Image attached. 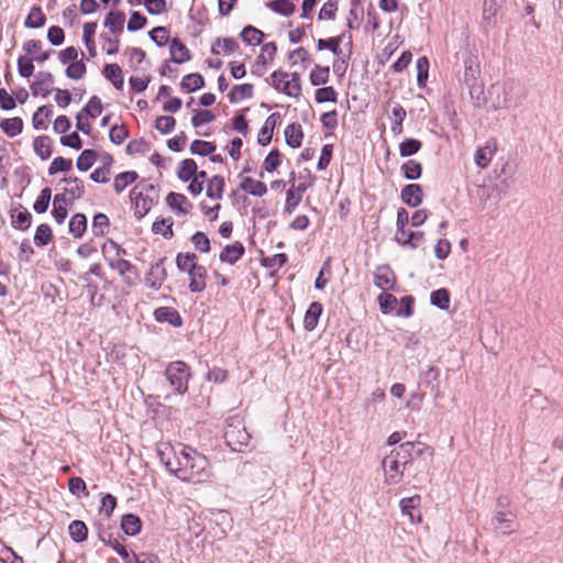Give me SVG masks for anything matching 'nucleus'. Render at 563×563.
Wrapping results in <instances>:
<instances>
[{"mask_svg":"<svg viewBox=\"0 0 563 563\" xmlns=\"http://www.w3.org/2000/svg\"><path fill=\"white\" fill-rule=\"evenodd\" d=\"M157 454L168 472L183 482L202 483L210 478L207 457L190 446L180 445L176 451L164 443L158 446Z\"/></svg>","mask_w":563,"mask_h":563,"instance_id":"1","label":"nucleus"},{"mask_svg":"<svg viewBox=\"0 0 563 563\" xmlns=\"http://www.w3.org/2000/svg\"><path fill=\"white\" fill-rule=\"evenodd\" d=\"M413 449V442H405L384 457L382 466L386 484L396 485L402 481L404 468L411 462Z\"/></svg>","mask_w":563,"mask_h":563,"instance_id":"2","label":"nucleus"},{"mask_svg":"<svg viewBox=\"0 0 563 563\" xmlns=\"http://www.w3.org/2000/svg\"><path fill=\"white\" fill-rule=\"evenodd\" d=\"M130 199L134 206L135 217L142 219L158 200V190L155 185L143 180L133 187Z\"/></svg>","mask_w":563,"mask_h":563,"instance_id":"3","label":"nucleus"},{"mask_svg":"<svg viewBox=\"0 0 563 563\" xmlns=\"http://www.w3.org/2000/svg\"><path fill=\"white\" fill-rule=\"evenodd\" d=\"M111 246L115 249L117 257L107 258L109 266L118 272L124 284L133 286L139 279L137 268L131 262L121 258L126 254L124 249L115 242H111Z\"/></svg>","mask_w":563,"mask_h":563,"instance_id":"4","label":"nucleus"},{"mask_svg":"<svg viewBox=\"0 0 563 563\" xmlns=\"http://www.w3.org/2000/svg\"><path fill=\"white\" fill-rule=\"evenodd\" d=\"M271 85L288 97L298 98L301 93L300 76L297 73L275 70L271 76Z\"/></svg>","mask_w":563,"mask_h":563,"instance_id":"5","label":"nucleus"},{"mask_svg":"<svg viewBox=\"0 0 563 563\" xmlns=\"http://www.w3.org/2000/svg\"><path fill=\"white\" fill-rule=\"evenodd\" d=\"M165 376L173 389L183 395L187 391L190 377L189 366L183 361H175L167 365Z\"/></svg>","mask_w":563,"mask_h":563,"instance_id":"6","label":"nucleus"},{"mask_svg":"<svg viewBox=\"0 0 563 563\" xmlns=\"http://www.w3.org/2000/svg\"><path fill=\"white\" fill-rule=\"evenodd\" d=\"M497 179L498 178H477V181L475 184V195L478 197L479 200L497 201L498 199H500L506 188V184L505 181H501V186H499L496 183Z\"/></svg>","mask_w":563,"mask_h":563,"instance_id":"7","label":"nucleus"},{"mask_svg":"<svg viewBox=\"0 0 563 563\" xmlns=\"http://www.w3.org/2000/svg\"><path fill=\"white\" fill-rule=\"evenodd\" d=\"M224 439L233 451L241 452L249 445L251 435L244 427L229 424L224 431Z\"/></svg>","mask_w":563,"mask_h":563,"instance_id":"8","label":"nucleus"},{"mask_svg":"<svg viewBox=\"0 0 563 563\" xmlns=\"http://www.w3.org/2000/svg\"><path fill=\"white\" fill-rule=\"evenodd\" d=\"M494 529L503 534H510L516 530V514L511 510H497L493 518Z\"/></svg>","mask_w":563,"mask_h":563,"instance_id":"9","label":"nucleus"},{"mask_svg":"<svg viewBox=\"0 0 563 563\" xmlns=\"http://www.w3.org/2000/svg\"><path fill=\"white\" fill-rule=\"evenodd\" d=\"M374 285L384 291L394 289L396 277L389 266L379 265L376 267L374 272Z\"/></svg>","mask_w":563,"mask_h":563,"instance_id":"10","label":"nucleus"},{"mask_svg":"<svg viewBox=\"0 0 563 563\" xmlns=\"http://www.w3.org/2000/svg\"><path fill=\"white\" fill-rule=\"evenodd\" d=\"M420 504V495L402 498L399 503L401 514L404 516H408L412 523H418L421 521V512L419 510Z\"/></svg>","mask_w":563,"mask_h":563,"instance_id":"11","label":"nucleus"},{"mask_svg":"<svg viewBox=\"0 0 563 563\" xmlns=\"http://www.w3.org/2000/svg\"><path fill=\"white\" fill-rule=\"evenodd\" d=\"M53 84L54 77L51 73L40 71L31 85L32 95L35 97L42 96L46 98L53 91L51 88Z\"/></svg>","mask_w":563,"mask_h":563,"instance_id":"12","label":"nucleus"},{"mask_svg":"<svg viewBox=\"0 0 563 563\" xmlns=\"http://www.w3.org/2000/svg\"><path fill=\"white\" fill-rule=\"evenodd\" d=\"M164 260L161 258L156 263L152 264L146 277L145 283L152 289H159L167 277L166 269L163 265Z\"/></svg>","mask_w":563,"mask_h":563,"instance_id":"13","label":"nucleus"},{"mask_svg":"<svg viewBox=\"0 0 563 563\" xmlns=\"http://www.w3.org/2000/svg\"><path fill=\"white\" fill-rule=\"evenodd\" d=\"M51 56V52H44L38 56H34L33 58L26 56H20L18 59V70L19 75L24 78H29L34 73L33 60H37L40 63H44Z\"/></svg>","mask_w":563,"mask_h":563,"instance_id":"14","label":"nucleus"},{"mask_svg":"<svg viewBox=\"0 0 563 563\" xmlns=\"http://www.w3.org/2000/svg\"><path fill=\"white\" fill-rule=\"evenodd\" d=\"M189 276V289L191 292H201L205 290L207 283V269L202 265H197L190 272L187 273Z\"/></svg>","mask_w":563,"mask_h":563,"instance_id":"15","label":"nucleus"},{"mask_svg":"<svg viewBox=\"0 0 563 563\" xmlns=\"http://www.w3.org/2000/svg\"><path fill=\"white\" fill-rule=\"evenodd\" d=\"M292 180H296V178H292ZM306 184H298L296 185L295 181H292L291 187L287 191V198H286V206L285 211L291 213L296 207L299 205V202L302 199L303 192L307 190Z\"/></svg>","mask_w":563,"mask_h":563,"instance_id":"16","label":"nucleus"},{"mask_svg":"<svg viewBox=\"0 0 563 563\" xmlns=\"http://www.w3.org/2000/svg\"><path fill=\"white\" fill-rule=\"evenodd\" d=\"M479 75V63L473 55H468L464 59V73L463 80L468 87H473L476 84Z\"/></svg>","mask_w":563,"mask_h":563,"instance_id":"17","label":"nucleus"},{"mask_svg":"<svg viewBox=\"0 0 563 563\" xmlns=\"http://www.w3.org/2000/svg\"><path fill=\"white\" fill-rule=\"evenodd\" d=\"M244 245L236 241L230 245H227L220 253V261L228 264H235L244 254Z\"/></svg>","mask_w":563,"mask_h":563,"instance_id":"18","label":"nucleus"},{"mask_svg":"<svg viewBox=\"0 0 563 563\" xmlns=\"http://www.w3.org/2000/svg\"><path fill=\"white\" fill-rule=\"evenodd\" d=\"M169 53L172 60L176 64H181L190 59L189 49L186 45L177 37L170 41Z\"/></svg>","mask_w":563,"mask_h":563,"instance_id":"19","label":"nucleus"},{"mask_svg":"<svg viewBox=\"0 0 563 563\" xmlns=\"http://www.w3.org/2000/svg\"><path fill=\"white\" fill-rule=\"evenodd\" d=\"M67 205L68 199L66 197V194H57L54 197L52 216L58 224H62L67 218Z\"/></svg>","mask_w":563,"mask_h":563,"instance_id":"20","label":"nucleus"},{"mask_svg":"<svg viewBox=\"0 0 563 563\" xmlns=\"http://www.w3.org/2000/svg\"><path fill=\"white\" fill-rule=\"evenodd\" d=\"M11 222L14 229L25 231L32 223V214L24 208L11 210Z\"/></svg>","mask_w":563,"mask_h":563,"instance_id":"21","label":"nucleus"},{"mask_svg":"<svg viewBox=\"0 0 563 563\" xmlns=\"http://www.w3.org/2000/svg\"><path fill=\"white\" fill-rule=\"evenodd\" d=\"M154 314H155V319L158 322H168L169 324H172L174 327H179L183 323L181 317L178 313V311L170 307L157 308L155 310Z\"/></svg>","mask_w":563,"mask_h":563,"instance_id":"22","label":"nucleus"},{"mask_svg":"<svg viewBox=\"0 0 563 563\" xmlns=\"http://www.w3.org/2000/svg\"><path fill=\"white\" fill-rule=\"evenodd\" d=\"M402 201L409 207H417L422 201V189L419 185H407L401 191Z\"/></svg>","mask_w":563,"mask_h":563,"instance_id":"23","label":"nucleus"},{"mask_svg":"<svg viewBox=\"0 0 563 563\" xmlns=\"http://www.w3.org/2000/svg\"><path fill=\"white\" fill-rule=\"evenodd\" d=\"M238 48L239 44L236 40L232 37H218L211 46V52L216 55H229L235 52Z\"/></svg>","mask_w":563,"mask_h":563,"instance_id":"24","label":"nucleus"},{"mask_svg":"<svg viewBox=\"0 0 563 563\" xmlns=\"http://www.w3.org/2000/svg\"><path fill=\"white\" fill-rule=\"evenodd\" d=\"M439 376V371L434 366H429L428 369L421 374L422 383L434 394V398H439L441 396Z\"/></svg>","mask_w":563,"mask_h":563,"instance_id":"25","label":"nucleus"},{"mask_svg":"<svg viewBox=\"0 0 563 563\" xmlns=\"http://www.w3.org/2000/svg\"><path fill=\"white\" fill-rule=\"evenodd\" d=\"M166 201L167 205L179 214L188 213L189 209L191 208L188 199L181 194L170 192L167 196Z\"/></svg>","mask_w":563,"mask_h":563,"instance_id":"26","label":"nucleus"},{"mask_svg":"<svg viewBox=\"0 0 563 563\" xmlns=\"http://www.w3.org/2000/svg\"><path fill=\"white\" fill-rule=\"evenodd\" d=\"M321 313L322 305L320 302L314 301L310 303L303 319L305 329L308 331H312L317 327Z\"/></svg>","mask_w":563,"mask_h":563,"instance_id":"27","label":"nucleus"},{"mask_svg":"<svg viewBox=\"0 0 563 563\" xmlns=\"http://www.w3.org/2000/svg\"><path fill=\"white\" fill-rule=\"evenodd\" d=\"M253 93L254 87L252 84H242L234 86L228 97L232 103H236L244 99H251Z\"/></svg>","mask_w":563,"mask_h":563,"instance_id":"28","label":"nucleus"},{"mask_svg":"<svg viewBox=\"0 0 563 563\" xmlns=\"http://www.w3.org/2000/svg\"><path fill=\"white\" fill-rule=\"evenodd\" d=\"M104 77L112 82L117 89H122L124 85L122 69L118 64H108L103 68Z\"/></svg>","mask_w":563,"mask_h":563,"instance_id":"29","label":"nucleus"},{"mask_svg":"<svg viewBox=\"0 0 563 563\" xmlns=\"http://www.w3.org/2000/svg\"><path fill=\"white\" fill-rule=\"evenodd\" d=\"M86 229H87L86 216L82 213L74 214L68 224L69 233L74 238L79 239L84 235V233L86 232Z\"/></svg>","mask_w":563,"mask_h":563,"instance_id":"30","label":"nucleus"},{"mask_svg":"<svg viewBox=\"0 0 563 563\" xmlns=\"http://www.w3.org/2000/svg\"><path fill=\"white\" fill-rule=\"evenodd\" d=\"M303 134L300 124H289L285 130L286 143L292 147H300Z\"/></svg>","mask_w":563,"mask_h":563,"instance_id":"31","label":"nucleus"},{"mask_svg":"<svg viewBox=\"0 0 563 563\" xmlns=\"http://www.w3.org/2000/svg\"><path fill=\"white\" fill-rule=\"evenodd\" d=\"M141 520L136 515L126 514L122 517L121 528L128 536H136L141 531Z\"/></svg>","mask_w":563,"mask_h":563,"instance_id":"32","label":"nucleus"},{"mask_svg":"<svg viewBox=\"0 0 563 563\" xmlns=\"http://www.w3.org/2000/svg\"><path fill=\"white\" fill-rule=\"evenodd\" d=\"M496 151L495 143L488 142L485 146L477 150L474 156V161L477 166L484 168L490 162L494 153Z\"/></svg>","mask_w":563,"mask_h":563,"instance_id":"33","label":"nucleus"},{"mask_svg":"<svg viewBox=\"0 0 563 563\" xmlns=\"http://www.w3.org/2000/svg\"><path fill=\"white\" fill-rule=\"evenodd\" d=\"M71 540L76 543L82 542L88 537V528L81 520H74L68 526Z\"/></svg>","mask_w":563,"mask_h":563,"instance_id":"34","label":"nucleus"},{"mask_svg":"<svg viewBox=\"0 0 563 563\" xmlns=\"http://www.w3.org/2000/svg\"><path fill=\"white\" fill-rule=\"evenodd\" d=\"M401 238L402 239H400L398 232H396L395 240L397 243L409 246L410 249H416L423 241V232H407L406 229H404V235Z\"/></svg>","mask_w":563,"mask_h":563,"instance_id":"35","label":"nucleus"},{"mask_svg":"<svg viewBox=\"0 0 563 563\" xmlns=\"http://www.w3.org/2000/svg\"><path fill=\"white\" fill-rule=\"evenodd\" d=\"M240 187L245 192L258 197L263 196L267 190L265 184L260 181L257 178H243Z\"/></svg>","mask_w":563,"mask_h":563,"instance_id":"36","label":"nucleus"},{"mask_svg":"<svg viewBox=\"0 0 563 563\" xmlns=\"http://www.w3.org/2000/svg\"><path fill=\"white\" fill-rule=\"evenodd\" d=\"M197 255L195 253H178L176 255V266L181 272H190L197 265Z\"/></svg>","mask_w":563,"mask_h":563,"instance_id":"37","label":"nucleus"},{"mask_svg":"<svg viewBox=\"0 0 563 563\" xmlns=\"http://www.w3.org/2000/svg\"><path fill=\"white\" fill-rule=\"evenodd\" d=\"M431 305L441 310H446L450 307V292L445 288L433 290L430 295Z\"/></svg>","mask_w":563,"mask_h":563,"instance_id":"38","label":"nucleus"},{"mask_svg":"<svg viewBox=\"0 0 563 563\" xmlns=\"http://www.w3.org/2000/svg\"><path fill=\"white\" fill-rule=\"evenodd\" d=\"M125 21V15L123 12H113L111 11L104 20V26L110 30L112 33H118L123 30V24Z\"/></svg>","mask_w":563,"mask_h":563,"instance_id":"39","label":"nucleus"},{"mask_svg":"<svg viewBox=\"0 0 563 563\" xmlns=\"http://www.w3.org/2000/svg\"><path fill=\"white\" fill-rule=\"evenodd\" d=\"M266 7L285 16L291 15L296 9L295 4L289 0H272L267 2Z\"/></svg>","mask_w":563,"mask_h":563,"instance_id":"40","label":"nucleus"},{"mask_svg":"<svg viewBox=\"0 0 563 563\" xmlns=\"http://www.w3.org/2000/svg\"><path fill=\"white\" fill-rule=\"evenodd\" d=\"M53 239L52 229L48 224L42 223L36 228L34 243L38 247L47 245Z\"/></svg>","mask_w":563,"mask_h":563,"instance_id":"41","label":"nucleus"},{"mask_svg":"<svg viewBox=\"0 0 563 563\" xmlns=\"http://www.w3.org/2000/svg\"><path fill=\"white\" fill-rule=\"evenodd\" d=\"M205 85L203 77L200 74L186 75L181 80V88L187 92L196 91Z\"/></svg>","mask_w":563,"mask_h":563,"instance_id":"42","label":"nucleus"},{"mask_svg":"<svg viewBox=\"0 0 563 563\" xmlns=\"http://www.w3.org/2000/svg\"><path fill=\"white\" fill-rule=\"evenodd\" d=\"M53 110L47 106L40 107L33 115V125L35 129L45 130L47 121L52 117Z\"/></svg>","mask_w":563,"mask_h":563,"instance_id":"43","label":"nucleus"},{"mask_svg":"<svg viewBox=\"0 0 563 563\" xmlns=\"http://www.w3.org/2000/svg\"><path fill=\"white\" fill-rule=\"evenodd\" d=\"M152 231L155 234L163 235L167 240L172 239L174 236L173 220L172 219L156 220L152 225Z\"/></svg>","mask_w":563,"mask_h":563,"instance_id":"44","label":"nucleus"},{"mask_svg":"<svg viewBox=\"0 0 563 563\" xmlns=\"http://www.w3.org/2000/svg\"><path fill=\"white\" fill-rule=\"evenodd\" d=\"M241 37L249 45H258L264 37V33L254 26L247 25L242 30Z\"/></svg>","mask_w":563,"mask_h":563,"instance_id":"45","label":"nucleus"},{"mask_svg":"<svg viewBox=\"0 0 563 563\" xmlns=\"http://www.w3.org/2000/svg\"><path fill=\"white\" fill-rule=\"evenodd\" d=\"M35 153L42 158L46 159L51 156V140L48 136H37L33 142Z\"/></svg>","mask_w":563,"mask_h":563,"instance_id":"46","label":"nucleus"},{"mask_svg":"<svg viewBox=\"0 0 563 563\" xmlns=\"http://www.w3.org/2000/svg\"><path fill=\"white\" fill-rule=\"evenodd\" d=\"M45 23V15L40 7H33L25 20V26L31 29H38Z\"/></svg>","mask_w":563,"mask_h":563,"instance_id":"47","label":"nucleus"},{"mask_svg":"<svg viewBox=\"0 0 563 563\" xmlns=\"http://www.w3.org/2000/svg\"><path fill=\"white\" fill-rule=\"evenodd\" d=\"M96 26H97L96 23H86L84 25V36L82 37H84V42L89 52L90 57H95L97 54L96 44L93 41Z\"/></svg>","mask_w":563,"mask_h":563,"instance_id":"48","label":"nucleus"},{"mask_svg":"<svg viewBox=\"0 0 563 563\" xmlns=\"http://www.w3.org/2000/svg\"><path fill=\"white\" fill-rule=\"evenodd\" d=\"M0 126L7 135L15 136L19 133H21L22 128H23V122L20 118H10V119H4L0 123Z\"/></svg>","mask_w":563,"mask_h":563,"instance_id":"49","label":"nucleus"},{"mask_svg":"<svg viewBox=\"0 0 563 563\" xmlns=\"http://www.w3.org/2000/svg\"><path fill=\"white\" fill-rule=\"evenodd\" d=\"M329 67H323L320 65H317L310 73V81L313 86L325 85L329 81Z\"/></svg>","mask_w":563,"mask_h":563,"instance_id":"50","label":"nucleus"},{"mask_svg":"<svg viewBox=\"0 0 563 563\" xmlns=\"http://www.w3.org/2000/svg\"><path fill=\"white\" fill-rule=\"evenodd\" d=\"M51 198L52 190L48 187L43 188L33 205L34 211L37 213L46 212L49 206Z\"/></svg>","mask_w":563,"mask_h":563,"instance_id":"51","label":"nucleus"},{"mask_svg":"<svg viewBox=\"0 0 563 563\" xmlns=\"http://www.w3.org/2000/svg\"><path fill=\"white\" fill-rule=\"evenodd\" d=\"M109 227V218L104 213H97L93 217L91 231L96 236H103Z\"/></svg>","mask_w":563,"mask_h":563,"instance_id":"52","label":"nucleus"},{"mask_svg":"<svg viewBox=\"0 0 563 563\" xmlns=\"http://www.w3.org/2000/svg\"><path fill=\"white\" fill-rule=\"evenodd\" d=\"M87 71L86 65L82 62V59H78L75 63H71L68 65V67L65 70V75L73 80H79L81 79Z\"/></svg>","mask_w":563,"mask_h":563,"instance_id":"53","label":"nucleus"},{"mask_svg":"<svg viewBox=\"0 0 563 563\" xmlns=\"http://www.w3.org/2000/svg\"><path fill=\"white\" fill-rule=\"evenodd\" d=\"M394 123L391 124V132L399 134L402 131V122L406 118V110L399 103H396L393 108Z\"/></svg>","mask_w":563,"mask_h":563,"instance_id":"54","label":"nucleus"},{"mask_svg":"<svg viewBox=\"0 0 563 563\" xmlns=\"http://www.w3.org/2000/svg\"><path fill=\"white\" fill-rule=\"evenodd\" d=\"M190 151L194 154L207 156L216 151V145L208 141L195 140L190 145Z\"/></svg>","mask_w":563,"mask_h":563,"instance_id":"55","label":"nucleus"},{"mask_svg":"<svg viewBox=\"0 0 563 563\" xmlns=\"http://www.w3.org/2000/svg\"><path fill=\"white\" fill-rule=\"evenodd\" d=\"M377 300L382 312L385 314L391 312L397 305V298L394 295L388 294L386 291L382 292L377 297Z\"/></svg>","mask_w":563,"mask_h":563,"instance_id":"56","label":"nucleus"},{"mask_svg":"<svg viewBox=\"0 0 563 563\" xmlns=\"http://www.w3.org/2000/svg\"><path fill=\"white\" fill-rule=\"evenodd\" d=\"M102 541L112 548L125 563H132V558L126 548L117 538L110 537L107 541L104 539H102Z\"/></svg>","mask_w":563,"mask_h":563,"instance_id":"57","label":"nucleus"},{"mask_svg":"<svg viewBox=\"0 0 563 563\" xmlns=\"http://www.w3.org/2000/svg\"><path fill=\"white\" fill-rule=\"evenodd\" d=\"M277 52L276 44L273 42L266 43L262 47V53L257 57V63L262 65H266L275 58Z\"/></svg>","mask_w":563,"mask_h":563,"instance_id":"58","label":"nucleus"},{"mask_svg":"<svg viewBox=\"0 0 563 563\" xmlns=\"http://www.w3.org/2000/svg\"><path fill=\"white\" fill-rule=\"evenodd\" d=\"M81 112H84L86 117L97 118L102 112L101 100L97 96L91 97Z\"/></svg>","mask_w":563,"mask_h":563,"instance_id":"59","label":"nucleus"},{"mask_svg":"<svg viewBox=\"0 0 563 563\" xmlns=\"http://www.w3.org/2000/svg\"><path fill=\"white\" fill-rule=\"evenodd\" d=\"M338 93L333 87L319 88L316 91V101L318 103L323 102H336Z\"/></svg>","mask_w":563,"mask_h":563,"instance_id":"60","label":"nucleus"},{"mask_svg":"<svg viewBox=\"0 0 563 563\" xmlns=\"http://www.w3.org/2000/svg\"><path fill=\"white\" fill-rule=\"evenodd\" d=\"M96 153L91 150H85L77 159V168L80 172H87L93 164Z\"/></svg>","mask_w":563,"mask_h":563,"instance_id":"61","label":"nucleus"},{"mask_svg":"<svg viewBox=\"0 0 563 563\" xmlns=\"http://www.w3.org/2000/svg\"><path fill=\"white\" fill-rule=\"evenodd\" d=\"M191 243L195 249L201 253H208L210 251V240L203 232H196L191 236Z\"/></svg>","mask_w":563,"mask_h":563,"instance_id":"62","label":"nucleus"},{"mask_svg":"<svg viewBox=\"0 0 563 563\" xmlns=\"http://www.w3.org/2000/svg\"><path fill=\"white\" fill-rule=\"evenodd\" d=\"M0 561L2 563H23V559L5 544H0Z\"/></svg>","mask_w":563,"mask_h":563,"instance_id":"63","label":"nucleus"},{"mask_svg":"<svg viewBox=\"0 0 563 563\" xmlns=\"http://www.w3.org/2000/svg\"><path fill=\"white\" fill-rule=\"evenodd\" d=\"M175 119L170 115L158 117L155 121V128L163 134L172 132L175 128Z\"/></svg>","mask_w":563,"mask_h":563,"instance_id":"64","label":"nucleus"}]
</instances>
